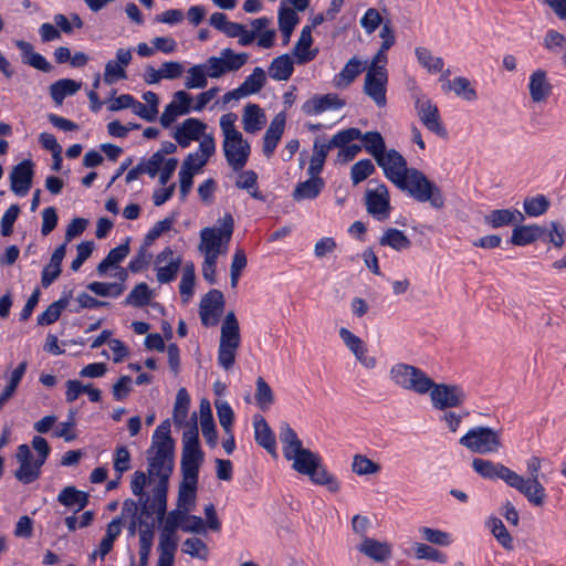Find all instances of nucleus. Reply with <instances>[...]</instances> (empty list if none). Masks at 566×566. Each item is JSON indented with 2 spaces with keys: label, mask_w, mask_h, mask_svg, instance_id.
Returning a JSON list of instances; mask_svg holds the SVG:
<instances>
[{
  "label": "nucleus",
  "mask_w": 566,
  "mask_h": 566,
  "mask_svg": "<svg viewBox=\"0 0 566 566\" xmlns=\"http://www.w3.org/2000/svg\"><path fill=\"white\" fill-rule=\"evenodd\" d=\"M459 443L472 453L495 454L503 448L502 429L485 426H476L469 429Z\"/></svg>",
  "instance_id": "20e7f679"
},
{
  "label": "nucleus",
  "mask_w": 566,
  "mask_h": 566,
  "mask_svg": "<svg viewBox=\"0 0 566 566\" xmlns=\"http://www.w3.org/2000/svg\"><path fill=\"white\" fill-rule=\"evenodd\" d=\"M235 187L248 190L250 196L256 200L265 201V197L258 188V175L253 170L242 171L235 181Z\"/></svg>",
  "instance_id": "09e8293b"
},
{
  "label": "nucleus",
  "mask_w": 566,
  "mask_h": 566,
  "mask_svg": "<svg viewBox=\"0 0 566 566\" xmlns=\"http://www.w3.org/2000/svg\"><path fill=\"white\" fill-rule=\"evenodd\" d=\"M190 398L185 388H180L176 395L172 419L176 426H184L188 416Z\"/></svg>",
  "instance_id": "5fc2aeb1"
},
{
  "label": "nucleus",
  "mask_w": 566,
  "mask_h": 566,
  "mask_svg": "<svg viewBox=\"0 0 566 566\" xmlns=\"http://www.w3.org/2000/svg\"><path fill=\"white\" fill-rule=\"evenodd\" d=\"M200 424L202 434L208 444L214 447L217 443V431L212 418L210 403L207 400L200 402Z\"/></svg>",
  "instance_id": "4c0bfd02"
},
{
  "label": "nucleus",
  "mask_w": 566,
  "mask_h": 566,
  "mask_svg": "<svg viewBox=\"0 0 566 566\" xmlns=\"http://www.w3.org/2000/svg\"><path fill=\"white\" fill-rule=\"evenodd\" d=\"M266 122L263 109L258 104H248L244 106L242 115L243 129L247 133L254 134L262 129Z\"/></svg>",
  "instance_id": "c756f323"
},
{
  "label": "nucleus",
  "mask_w": 566,
  "mask_h": 566,
  "mask_svg": "<svg viewBox=\"0 0 566 566\" xmlns=\"http://www.w3.org/2000/svg\"><path fill=\"white\" fill-rule=\"evenodd\" d=\"M472 469L476 474L488 480H502L506 485L513 488V470L501 462H494L483 458H474L472 460Z\"/></svg>",
  "instance_id": "ddd939ff"
},
{
  "label": "nucleus",
  "mask_w": 566,
  "mask_h": 566,
  "mask_svg": "<svg viewBox=\"0 0 566 566\" xmlns=\"http://www.w3.org/2000/svg\"><path fill=\"white\" fill-rule=\"evenodd\" d=\"M345 106V101L337 94L314 95L302 105V112L305 115H318L329 109H339Z\"/></svg>",
  "instance_id": "b1692460"
},
{
  "label": "nucleus",
  "mask_w": 566,
  "mask_h": 566,
  "mask_svg": "<svg viewBox=\"0 0 566 566\" xmlns=\"http://www.w3.org/2000/svg\"><path fill=\"white\" fill-rule=\"evenodd\" d=\"M389 379L396 387L419 396L427 395L432 380L426 371L406 363L392 365L389 370Z\"/></svg>",
  "instance_id": "0eeeda50"
},
{
  "label": "nucleus",
  "mask_w": 566,
  "mask_h": 566,
  "mask_svg": "<svg viewBox=\"0 0 566 566\" xmlns=\"http://www.w3.org/2000/svg\"><path fill=\"white\" fill-rule=\"evenodd\" d=\"M358 551L376 563H384L391 557L392 548L387 542L365 537L358 546Z\"/></svg>",
  "instance_id": "bb28decb"
},
{
  "label": "nucleus",
  "mask_w": 566,
  "mask_h": 566,
  "mask_svg": "<svg viewBox=\"0 0 566 566\" xmlns=\"http://www.w3.org/2000/svg\"><path fill=\"white\" fill-rule=\"evenodd\" d=\"M286 116L284 113H277L270 126L268 127L264 138H263V154L265 157L270 158L283 135L285 127Z\"/></svg>",
  "instance_id": "a878e982"
},
{
  "label": "nucleus",
  "mask_w": 566,
  "mask_h": 566,
  "mask_svg": "<svg viewBox=\"0 0 566 566\" xmlns=\"http://www.w3.org/2000/svg\"><path fill=\"white\" fill-rule=\"evenodd\" d=\"M293 71V61L287 54L275 57L269 66V75L275 81H287Z\"/></svg>",
  "instance_id": "a19ab883"
},
{
  "label": "nucleus",
  "mask_w": 566,
  "mask_h": 566,
  "mask_svg": "<svg viewBox=\"0 0 566 566\" xmlns=\"http://www.w3.org/2000/svg\"><path fill=\"white\" fill-rule=\"evenodd\" d=\"M198 480H187L182 478L179 491H178V500L177 505L179 509H182L187 512H190L196 503V492H197Z\"/></svg>",
  "instance_id": "e433bc0d"
},
{
  "label": "nucleus",
  "mask_w": 566,
  "mask_h": 566,
  "mask_svg": "<svg viewBox=\"0 0 566 566\" xmlns=\"http://www.w3.org/2000/svg\"><path fill=\"white\" fill-rule=\"evenodd\" d=\"M255 386V402L261 410H268L274 402L273 390L262 377L256 378Z\"/></svg>",
  "instance_id": "6e6d98bb"
},
{
  "label": "nucleus",
  "mask_w": 566,
  "mask_h": 566,
  "mask_svg": "<svg viewBox=\"0 0 566 566\" xmlns=\"http://www.w3.org/2000/svg\"><path fill=\"white\" fill-rule=\"evenodd\" d=\"M42 465L43 460L20 463L19 469L14 472V476L22 483L29 484L39 478Z\"/></svg>",
  "instance_id": "4d7b16f0"
},
{
  "label": "nucleus",
  "mask_w": 566,
  "mask_h": 566,
  "mask_svg": "<svg viewBox=\"0 0 566 566\" xmlns=\"http://www.w3.org/2000/svg\"><path fill=\"white\" fill-rule=\"evenodd\" d=\"M279 438L282 443L284 458L303 448L302 441L287 422L281 423Z\"/></svg>",
  "instance_id": "c03bdc74"
},
{
  "label": "nucleus",
  "mask_w": 566,
  "mask_h": 566,
  "mask_svg": "<svg viewBox=\"0 0 566 566\" xmlns=\"http://www.w3.org/2000/svg\"><path fill=\"white\" fill-rule=\"evenodd\" d=\"M524 214L518 210L495 209L484 216V223L491 228H501L510 224L521 223Z\"/></svg>",
  "instance_id": "c85d7f7f"
},
{
  "label": "nucleus",
  "mask_w": 566,
  "mask_h": 566,
  "mask_svg": "<svg viewBox=\"0 0 566 566\" xmlns=\"http://www.w3.org/2000/svg\"><path fill=\"white\" fill-rule=\"evenodd\" d=\"M241 344L240 325L234 312H228L224 316L218 348V364L226 370L233 367L237 350Z\"/></svg>",
  "instance_id": "39448f33"
},
{
  "label": "nucleus",
  "mask_w": 566,
  "mask_h": 566,
  "mask_svg": "<svg viewBox=\"0 0 566 566\" xmlns=\"http://www.w3.org/2000/svg\"><path fill=\"white\" fill-rule=\"evenodd\" d=\"M350 469L353 473L359 476L373 475L381 471V465L366 455L357 453L353 457Z\"/></svg>",
  "instance_id": "3c124183"
},
{
  "label": "nucleus",
  "mask_w": 566,
  "mask_h": 566,
  "mask_svg": "<svg viewBox=\"0 0 566 566\" xmlns=\"http://www.w3.org/2000/svg\"><path fill=\"white\" fill-rule=\"evenodd\" d=\"M427 395L430 397L432 407L440 411L459 408L467 401V392L461 385L436 382L433 379Z\"/></svg>",
  "instance_id": "6e6552de"
},
{
  "label": "nucleus",
  "mask_w": 566,
  "mask_h": 566,
  "mask_svg": "<svg viewBox=\"0 0 566 566\" xmlns=\"http://www.w3.org/2000/svg\"><path fill=\"white\" fill-rule=\"evenodd\" d=\"M67 304L69 300L66 297H62L53 302L38 316V324L44 326L55 323Z\"/></svg>",
  "instance_id": "052dcab7"
},
{
  "label": "nucleus",
  "mask_w": 566,
  "mask_h": 566,
  "mask_svg": "<svg viewBox=\"0 0 566 566\" xmlns=\"http://www.w3.org/2000/svg\"><path fill=\"white\" fill-rule=\"evenodd\" d=\"M421 538L439 546H449L452 542L451 535L444 531L422 526L419 528Z\"/></svg>",
  "instance_id": "338daca9"
},
{
  "label": "nucleus",
  "mask_w": 566,
  "mask_h": 566,
  "mask_svg": "<svg viewBox=\"0 0 566 566\" xmlns=\"http://www.w3.org/2000/svg\"><path fill=\"white\" fill-rule=\"evenodd\" d=\"M382 168L385 176L396 186L402 182V178L409 172L406 159L395 149L386 150L379 161H376Z\"/></svg>",
  "instance_id": "4468645a"
},
{
  "label": "nucleus",
  "mask_w": 566,
  "mask_h": 566,
  "mask_svg": "<svg viewBox=\"0 0 566 566\" xmlns=\"http://www.w3.org/2000/svg\"><path fill=\"white\" fill-rule=\"evenodd\" d=\"M312 43V27H304L293 49V53L296 56L298 64L307 63L315 57L316 53L310 51Z\"/></svg>",
  "instance_id": "2f4dec72"
},
{
  "label": "nucleus",
  "mask_w": 566,
  "mask_h": 566,
  "mask_svg": "<svg viewBox=\"0 0 566 566\" xmlns=\"http://www.w3.org/2000/svg\"><path fill=\"white\" fill-rule=\"evenodd\" d=\"M128 240L125 243L112 249L106 255V258L103 259L97 265L96 270L98 275H104L107 272L108 268L115 266L118 263H120L128 255Z\"/></svg>",
  "instance_id": "de8ad7c7"
},
{
  "label": "nucleus",
  "mask_w": 566,
  "mask_h": 566,
  "mask_svg": "<svg viewBox=\"0 0 566 566\" xmlns=\"http://www.w3.org/2000/svg\"><path fill=\"white\" fill-rule=\"evenodd\" d=\"M174 447L170 422L165 420L156 428L147 450L148 474L159 479L156 486L168 489V480L174 470Z\"/></svg>",
  "instance_id": "f257e3e1"
},
{
  "label": "nucleus",
  "mask_w": 566,
  "mask_h": 566,
  "mask_svg": "<svg viewBox=\"0 0 566 566\" xmlns=\"http://www.w3.org/2000/svg\"><path fill=\"white\" fill-rule=\"evenodd\" d=\"M192 97L185 91H177L172 95V101L166 105L161 116L160 124L168 128L178 116L186 115L191 111Z\"/></svg>",
  "instance_id": "412c9836"
},
{
  "label": "nucleus",
  "mask_w": 566,
  "mask_h": 566,
  "mask_svg": "<svg viewBox=\"0 0 566 566\" xmlns=\"http://www.w3.org/2000/svg\"><path fill=\"white\" fill-rule=\"evenodd\" d=\"M361 70V62L353 56L334 78V85L338 88H346L360 74Z\"/></svg>",
  "instance_id": "37998d69"
},
{
  "label": "nucleus",
  "mask_w": 566,
  "mask_h": 566,
  "mask_svg": "<svg viewBox=\"0 0 566 566\" xmlns=\"http://www.w3.org/2000/svg\"><path fill=\"white\" fill-rule=\"evenodd\" d=\"M140 512L138 516V525H155V517L161 521L167 510V489L164 486H155L153 495L139 497Z\"/></svg>",
  "instance_id": "1a4fd4ad"
},
{
  "label": "nucleus",
  "mask_w": 566,
  "mask_h": 566,
  "mask_svg": "<svg viewBox=\"0 0 566 566\" xmlns=\"http://www.w3.org/2000/svg\"><path fill=\"white\" fill-rule=\"evenodd\" d=\"M396 187L407 191L419 202H429L432 208L441 209L444 206L441 189L416 168H410L409 172L402 178V182H398Z\"/></svg>",
  "instance_id": "7ed1b4c3"
},
{
  "label": "nucleus",
  "mask_w": 566,
  "mask_h": 566,
  "mask_svg": "<svg viewBox=\"0 0 566 566\" xmlns=\"http://www.w3.org/2000/svg\"><path fill=\"white\" fill-rule=\"evenodd\" d=\"M80 88L81 83L71 78H62L51 84L50 95L57 105H61L66 96L74 95Z\"/></svg>",
  "instance_id": "ea45409f"
},
{
  "label": "nucleus",
  "mask_w": 566,
  "mask_h": 566,
  "mask_svg": "<svg viewBox=\"0 0 566 566\" xmlns=\"http://www.w3.org/2000/svg\"><path fill=\"white\" fill-rule=\"evenodd\" d=\"M523 207L525 213L530 217H538L547 211L549 201L545 196L538 195L536 197L525 198Z\"/></svg>",
  "instance_id": "774afa93"
},
{
  "label": "nucleus",
  "mask_w": 566,
  "mask_h": 566,
  "mask_svg": "<svg viewBox=\"0 0 566 566\" xmlns=\"http://www.w3.org/2000/svg\"><path fill=\"white\" fill-rule=\"evenodd\" d=\"M331 150L329 146L325 143H321L318 139L314 140L313 154L310 160L308 174L311 176H318L323 170L325 159Z\"/></svg>",
  "instance_id": "8fccbe9b"
},
{
  "label": "nucleus",
  "mask_w": 566,
  "mask_h": 566,
  "mask_svg": "<svg viewBox=\"0 0 566 566\" xmlns=\"http://www.w3.org/2000/svg\"><path fill=\"white\" fill-rule=\"evenodd\" d=\"M366 208L368 213L379 221L386 220L389 217V192L385 185H379L374 190H367Z\"/></svg>",
  "instance_id": "aec40b11"
},
{
  "label": "nucleus",
  "mask_w": 566,
  "mask_h": 566,
  "mask_svg": "<svg viewBox=\"0 0 566 566\" xmlns=\"http://www.w3.org/2000/svg\"><path fill=\"white\" fill-rule=\"evenodd\" d=\"M324 187V181L318 176H311L308 180L298 182L293 191V199L301 201L316 198Z\"/></svg>",
  "instance_id": "c9c22d12"
},
{
  "label": "nucleus",
  "mask_w": 566,
  "mask_h": 566,
  "mask_svg": "<svg viewBox=\"0 0 566 566\" xmlns=\"http://www.w3.org/2000/svg\"><path fill=\"white\" fill-rule=\"evenodd\" d=\"M216 151V142L212 135H205L199 143L197 151L189 154L181 167L191 172H198Z\"/></svg>",
  "instance_id": "4be33fe9"
},
{
  "label": "nucleus",
  "mask_w": 566,
  "mask_h": 566,
  "mask_svg": "<svg viewBox=\"0 0 566 566\" xmlns=\"http://www.w3.org/2000/svg\"><path fill=\"white\" fill-rule=\"evenodd\" d=\"M387 81L385 66L375 64L369 66L365 75L363 91L378 107H385L387 104Z\"/></svg>",
  "instance_id": "9d476101"
},
{
  "label": "nucleus",
  "mask_w": 566,
  "mask_h": 566,
  "mask_svg": "<svg viewBox=\"0 0 566 566\" xmlns=\"http://www.w3.org/2000/svg\"><path fill=\"white\" fill-rule=\"evenodd\" d=\"M203 461V452L201 450H182L181 454V474L187 480L197 479L199 469Z\"/></svg>",
  "instance_id": "7c9ffc66"
},
{
  "label": "nucleus",
  "mask_w": 566,
  "mask_h": 566,
  "mask_svg": "<svg viewBox=\"0 0 566 566\" xmlns=\"http://www.w3.org/2000/svg\"><path fill=\"white\" fill-rule=\"evenodd\" d=\"M153 297V292L146 283L137 284L125 298V304L135 307L147 305Z\"/></svg>",
  "instance_id": "680f3d73"
},
{
  "label": "nucleus",
  "mask_w": 566,
  "mask_h": 566,
  "mask_svg": "<svg viewBox=\"0 0 566 566\" xmlns=\"http://www.w3.org/2000/svg\"><path fill=\"white\" fill-rule=\"evenodd\" d=\"M542 461L537 457H532L527 463L528 476L525 478L513 471V489L523 494L526 500L534 506L542 507L546 500V491L544 485L539 482Z\"/></svg>",
  "instance_id": "423d86ee"
},
{
  "label": "nucleus",
  "mask_w": 566,
  "mask_h": 566,
  "mask_svg": "<svg viewBox=\"0 0 566 566\" xmlns=\"http://www.w3.org/2000/svg\"><path fill=\"white\" fill-rule=\"evenodd\" d=\"M222 226L220 228L206 227L200 231V243L198 250L200 252H218L222 240Z\"/></svg>",
  "instance_id": "79ce46f5"
},
{
  "label": "nucleus",
  "mask_w": 566,
  "mask_h": 566,
  "mask_svg": "<svg viewBox=\"0 0 566 566\" xmlns=\"http://www.w3.org/2000/svg\"><path fill=\"white\" fill-rule=\"evenodd\" d=\"M486 526L503 548L507 551H512L514 548L513 537L506 530L501 518L496 516L489 517L486 520Z\"/></svg>",
  "instance_id": "49530a36"
},
{
  "label": "nucleus",
  "mask_w": 566,
  "mask_h": 566,
  "mask_svg": "<svg viewBox=\"0 0 566 566\" xmlns=\"http://www.w3.org/2000/svg\"><path fill=\"white\" fill-rule=\"evenodd\" d=\"M224 296L219 290H210L200 301L199 316L203 326H216L224 310Z\"/></svg>",
  "instance_id": "f8f14e48"
},
{
  "label": "nucleus",
  "mask_w": 566,
  "mask_h": 566,
  "mask_svg": "<svg viewBox=\"0 0 566 566\" xmlns=\"http://www.w3.org/2000/svg\"><path fill=\"white\" fill-rule=\"evenodd\" d=\"M207 124L198 118H187L179 126L176 127L174 138L177 144L185 148L190 145L193 140H201L205 135Z\"/></svg>",
  "instance_id": "5701e85b"
},
{
  "label": "nucleus",
  "mask_w": 566,
  "mask_h": 566,
  "mask_svg": "<svg viewBox=\"0 0 566 566\" xmlns=\"http://www.w3.org/2000/svg\"><path fill=\"white\" fill-rule=\"evenodd\" d=\"M127 273L124 269L119 272V279L122 282H92L87 285V289L94 294L102 297H117L124 292L123 282L126 280Z\"/></svg>",
  "instance_id": "72a5a7b5"
},
{
  "label": "nucleus",
  "mask_w": 566,
  "mask_h": 566,
  "mask_svg": "<svg viewBox=\"0 0 566 566\" xmlns=\"http://www.w3.org/2000/svg\"><path fill=\"white\" fill-rule=\"evenodd\" d=\"M220 56L227 72H234L240 70L249 59L248 53H235L229 48L221 50Z\"/></svg>",
  "instance_id": "69168bd1"
},
{
  "label": "nucleus",
  "mask_w": 566,
  "mask_h": 566,
  "mask_svg": "<svg viewBox=\"0 0 566 566\" xmlns=\"http://www.w3.org/2000/svg\"><path fill=\"white\" fill-rule=\"evenodd\" d=\"M181 551L192 558H198L200 560H207L209 556L208 545L199 537H190L185 539Z\"/></svg>",
  "instance_id": "13d9d810"
},
{
  "label": "nucleus",
  "mask_w": 566,
  "mask_h": 566,
  "mask_svg": "<svg viewBox=\"0 0 566 566\" xmlns=\"http://www.w3.org/2000/svg\"><path fill=\"white\" fill-rule=\"evenodd\" d=\"M447 90L452 91L457 96L462 97L468 102H472L478 98L476 91L472 87L470 81L463 76H458L452 81H448Z\"/></svg>",
  "instance_id": "603ef678"
},
{
  "label": "nucleus",
  "mask_w": 566,
  "mask_h": 566,
  "mask_svg": "<svg viewBox=\"0 0 566 566\" xmlns=\"http://www.w3.org/2000/svg\"><path fill=\"white\" fill-rule=\"evenodd\" d=\"M33 163L24 159L15 165L10 172V189L19 197H24L32 187Z\"/></svg>",
  "instance_id": "a211bd4d"
},
{
  "label": "nucleus",
  "mask_w": 566,
  "mask_h": 566,
  "mask_svg": "<svg viewBox=\"0 0 566 566\" xmlns=\"http://www.w3.org/2000/svg\"><path fill=\"white\" fill-rule=\"evenodd\" d=\"M181 258L175 256L171 248H165L156 258V275L160 284L174 281L179 272Z\"/></svg>",
  "instance_id": "f3484780"
},
{
  "label": "nucleus",
  "mask_w": 566,
  "mask_h": 566,
  "mask_svg": "<svg viewBox=\"0 0 566 566\" xmlns=\"http://www.w3.org/2000/svg\"><path fill=\"white\" fill-rule=\"evenodd\" d=\"M208 75L202 64H196L188 69L185 87L188 90L205 88L208 84Z\"/></svg>",
  "instance_id": "e2e57ef3"
},
{
  "label": "nucleus",
  "mask_w": 566,
  "mask_h": 566,
  "mask_svg": "<svg viewBox=\"0 0 566 566\" xmlns=\"http://www.w3.org/2000/svg\"><path fill=\"white\" fill-rule=\"evenodd\" d=\"M364 143L365 150L370 154L376 161H379L381 155L386 151L385 140L379 132L360 133L358 138Z\"/></svg>",
  "instance_id": "a18cd8bd"
},
{
  "label": "nucleus",
  "mask_w": 566,
  "mask_h": 566,
  "mask_svg": "<svg viewBox=\"0 0 566 566\" xmlns=\"http://www.w3.org/2000/svg\"><path fill=\"white\" fill-rule=\"evenodd\" d=\"M222 147L228 165L234 171L242 170L250 156V144L240 136L232 140H223Z\"/></svg>",
  "instance_id": "dca6fc26"
},
{
  "label": "nucleus",
  "mask_w": 566,
  "mask_h": 566,
  "mask_svg": "<svg viewBox=\"0 0 566 566\" xmlns=\"http://www.w3.org/2000/svg\"><path fill=\"white\" fill-rule=\"evenodd\" d=\"M254 439L259 446L264 448L270 454H276V441L273 431L266 420L261 415L253 418Z\"/></svg>",
  "instance_id": "cd10ccee"
},
{
  "label": "nucleus",
  "mask_w": 566,
  "mask_h": 566,
  "mask_svg": "<svg viewBox=\"0 0 566 566\" xmlns=\"http://www.w3.org/2000/svg\"><path fill=\"white\" fill-rule=\"evenodd\" d=\"M379 244L401 252L410 249L411 240L401 230L389 228L384 231L379 239Z\"/></svg>",
  "instance_id": "f704fd0d"
},
{
  "label": "nucleus",
  "mask_w": 566,
  "mask_h": 566,
  "mask_svg": "<svg viewBox=\"0 0 566 566\" xmlns=\"http://www.w3.org/2000/svg\"><path fill=\"white\" fill-rule=\"evenodd\" d=\"M285 459L292 462V469L295 472L308 476L312 483L325 486L332 493L340 490L337 478L327 471L319 454L312 450L303 447Z\"/></svg>",
  "instance_id": "f03ea898"
},
{
  "label": "nucleus",
  "mask_w": 566,
  "mask_h": 566,
  "mask_svg": "<svg viewBox=\"0 0 566 566\" xmlns=\"http://www.w3.org/2000/svg\"><path fill=\"white\" fill-rule=\"evenodd\" d=\"M195 281V265L192 263L186 264L179 284V292L185 303H187L193 295Z\"/></svg>",
  "instance_id": "0e129e2a"
},
{
  "label": "nucleus",
  "mask_w": 566,
  "mask_h": 566,
  "mask_svg": "<svg viewBox=\"0 0 566 566\" xmlns=\"http://www.w3.org/2000/svg\"><path fill=\"white\" fill-rule=\"evenodd\" d=\"M528 91L534 103H545L552 95L553 86L544 70H536L530 76Z\"/></svg>",
  "instance_id": "393cba45"
},
{
  "label": "nucleus",
  "mask_w": 566,
  "mask_h": 566,
  "mask_svg": "<svg viewBox=\"0 0 566 566\" xmlns=\"http://www.w3.org/2000/svg\"><path fill=\"white\" fill-rule=\"evenodd\" d=\"M416 57L429 73L441 72L443 69V60L439 56H434L432 52L423 46H418L415 50Z\"/></svg>",
  "instance_id": "864d4df0"
},
{
  "label": "nucleus",
  "mask_w": 566,
  "mask_h": 566,
  "mask_svg": "<svg viewBox=\"0 0 566 566\" xmlns=\"http://www.w3.org/2000/svg\"><path fill=\"white\" fill-rule=\"evenodd\" d=\"M266 82L265 72L262 67H255L240 85L245 95L259 93Z\"/></svg>",
  "instance_id": "bf43d9fd"
},
{
  "label": "nucleus",
  "mask_w": 566,
  "mask_h": 566,
  "mask_svg": "<svg viewBox=\"0 0 566 566\" xmlns=\"http://www.w3.org/2000/svg\"><path fill=\"white\" fill-rule=\"evenodd\" d=\"M415 108L424 127L440 137H447L448 133L441 122L437 105L426 96L417 97Z\"/></svg>",
  "instance_id": "9b49d317"
},
{
  "label": "nucleus",
  "mask_w": 566,
  "mask_h": 566,
  "mask_svg": "<svg viewBox=\"0 0 566 566\" xmlns=\"http://www.w3.org/2000/svg\"><path fill=\"white\" fill-rule=\"evenodd\" d=\"M339 337L363 367L367 369H375L377 367V358L369 355L368 348L361 338L346 327L339 328Z\"/></svg>",
  "instance_id": "2eb2a0df"
},
{
  "label": "nucleus",
  "mask_w": 566,
  "mask_h": 566,
  "mask_svg": "<svg viewBox=\"0 0 566 566\" xmlns=\"http://www.w3.org/2000/svg\"><path fill=\"white\" fill-rule=\"evenodd\" d=\"M546 229L538 226H518L513 229L511 242L515 245H526L544 238Z\"/></svg>",
  "instance_id": "473e14b6"
},
{
  "label": "nucleus",
  "mask_w": 566,
  "mask_h": 566,
  "mask_svg": "<svg viewBox=\"0 0 566 566\" xmlns=\"http://www.w3.org/2000/svg\"><path fill=\"white\" fill-rule=\"evenodd\" d=\"M57 501L64 506L75 507L76 511H81L88 503V494L74 486H65L57 495Z\"/></svg>",
  "instance_id": "58836bf2"
},
{
  "label": "nucleus",
  "mask_w": 566,
  "mask_h": 566,
  "mask_svg": "<svg viewBox=\"0 0 566 566\" xmlns=\"http://www.w3.org/2000/svg\"><path fill=\"white\" fill-rule=\"evenodd\" d=\"M133 54L130 49H118L115 60H109L105 64L103 81L107 85H112L119 80L127 78L126 66L132 62Z\"/></svg>",
  "instance_id": "6ab92c4d"
}]
</instances>
